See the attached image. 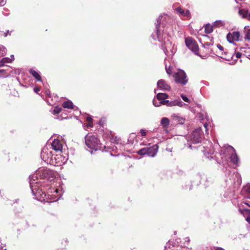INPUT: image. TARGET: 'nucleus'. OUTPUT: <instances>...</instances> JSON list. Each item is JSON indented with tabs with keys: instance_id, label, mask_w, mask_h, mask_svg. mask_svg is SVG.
<instances>
[{
	"instance_id": "4468645a",
	"label": "nucleus",
	"mask_w": 250,
	"mask_h": 250,
	"mask_svg": "<svg viewBox=\"0 0 250 250\" xmlns=\"http://www.w3.org/2000/svg\"><path fill=\"white\" fill-rule=\"evenodd\" d=\"M231 148L233 151H234V153L231 154V156L230 157V161L233 164H236L238 163V157L234 148L232 147H231Z\"/></svg>"
},
{
	"instance_id": "79ce46f5",
	"label": "nucleus",
	"mask_w": 250,
	"mask_h": 250,
	"mask_svg": "<svg viewBox=\"0 0 250 250\" xmlns=\"http://www.w3.org/2000/svg\"><path fill=\"white\" fill-rule=\"evenodd\" d=\"M214 250H225L221 247H216L214 249Z\"/></svg>"
},
{
	"instance_id": "f8f14e48",
	"label": "nucleus",
	"mask_w": 250,
	"mask_h": 250,
	"mask_svg": "<svg viewBox=\"0 0 250 250\" xmlns=\"http://www.w3.org/2000/svg\"><path fill=\"white\" fill-rule=\"evenodd\" d=\"M62 106L64 108L70 109H73L74 107L73 103L69 100L63 102L62 104Z\"/></svg>"
},
{
	"instance_id": "bb28decb",
	"label": "nucleus",
	"mask_w": 250,
	"mask_h": 250,
	"mask_svg": "<svg viewBox=\"0 0 250 250\" xmlns=\"http://www.w3.org/2000/svg\"><path fill=\"white\" fill-rule=\"evenodd\" d=\"M175 10L177 13H179L182 15H183L184 14L185 11L181 7H178L176 8Z\"/></svg>"
},
{
	"instance_id": "aec40b11",
	"label": "nucleus",
	"mask_w": 250,
	"mask_h": 250,
	"mask_svg": "<svg viewBox=\"0 0 250 250\" xmlns=\"http://www.w3.org/2000/svg\"><path fill=\"white\" fill-rule=\"evenodd\" d=\"M225 25L224 22L221 20L216 21L213 23V26L215 28H219Z\"/></svg>"
},
{
	"instance_id": "f257e3e1",
	"label": "nucleus",
	"mask_w": 250,
	"mask_h": 250,
	"mask_svg": "<svg viewBox=\"0 0 250 250\" xmlns=\"http://www.w3.org/2000/svg\"><path fill=\"white\" fill-rule=\"evenodd\" d=\"M85 142L86 145L91 149L97 150L100 148V141L98 138L95 136H86L85 138Z\"/></svg>"
},
{
	"instance_id": "ddd939ff",
	"label": "nucleus",
	"mask_w": 250,
	"mask_h": 250,
	"mask_svg": "<svg viewBox=\"0 0 250 250\" xmlns=\"http://www.w3.org/2000/svg\"><path fill=\"white\" fill-rule=\"evenodd\" d=\"M213 45V44L211 42H205L204 44H203V46L204 48V50H206L205 51L206 52L207 54H208L211 53V49L210 48V46H212Z\"/></svg>"
},
{
	"instance_id": "2f4dec72",
	"label": "nucleus",
	"mask_w": 250,
	"mask_h": 250,
	"mask_svg": "<svg viewBox=\"0 0 250 250\" xmlns=\"http://www.w3.org/2000/svg\"><path fill=\"white\" fill-rule=\"evenodd\" d=\"M181 98H182V99L186 102H188V103L189 102V99L185 95H183V94H182L181 95Z\"/></svg>"
},
{
	"instance_id": "0eeeda50",
	"label": "nucleus",
	"mask_w": 250,
	"mask_h": 250,
	"mask_svg": "<svg viewBox=\"0 0 250 250\" xmlns=\"http://www.w3.org/2000/svg\"><path fill=\"white\" fill-rule=\"evenodd\" d=\"M227 37L228 41L230 42H232L234 41H238L240 38V33L237 31L233 32L232 33H229Z\"/></svg>"
},
{
	"instance_id": "9d476101",
	"label": "nucleus",
	"mask_w": 250,
	"mask_h": 250,
	"mask_svg": "<svg viewBox=\"0 0 250 250\" xmlns=\"http://www.w3.org/2000/svg\"><path fill=\"white\" fill-rule=\"evenodd\" d=\"M156 35L158 40L159 41L163 42L166 39V36L165 35V33L164 31H163V33L161 34L160 30L159 29V25L158 24L156 26Z\"/></svg>"
},
{
	"instance_id": "c9c22d12",
	"label": "nucleus",
	"mask_w": 250,
	"mask_h": 250,
	"mask_svg": "<svg viewBox=\"0 0 250 250\" xmlns=\"http://www.w3.org/2000/svg\"><path fill=\"white\" fill-rule=\"evenodd\" d=\"M166 68V71L167 72V73L169 75L171 74V73H172V70L169 67L168 68H167V67Z\"/></svg>"
},
{
	"instance_id": "37998d69",
	"label": "nucleus",
	"mask_w": 250,
	"mask_h": 250,
	"mask_svg": "<svg viewBox=\"0 0 250 250\" xmlns=\"http://www.w3.org/2000/svg\"><path fill=\"white\" fill-rule=\"evenodd\" d=\"M246 19L250 21V13H248Z\"/></svg>"
},
{
	"instance_id": "2eb2a0df",
	"label": "nucleus",
	"mask_w": 250,
	"mask_h": 250,
	"mask_svg": "<svg viewBox=\"0 0 250 250\" xmlns=\"http://www.w3.org/2000/svg\"><path fill=\"white\" fill-rule=\"evenodd\" d=\"M30 73L38 81H41L42 78L40 74L33 69H30Z\"/></svg>"
},
{
	"instance_id": "473e14b6",
	"label": "nucleus",
	"mask_w": 250,
	"mask_h": 250,
	"mask_svg": "<svg viewBox=\"0 0 250 250\" xmlns=\"http://www.w3.org/2000/svg\"><path fill=\"white\" fill-rule=\"evenodd\" d=\"M217 47L221 52V54L223 55V52L224 51V47L220 44H218Z\"/></svg>"
},
{
	"instance_id": "ea45409f",
	"label": "nucleus",
	"mask_w": 250,
	"mask_h": 250,
	"mask_svg": "<svg viewBox=\"0 0 250 250\" xmlns=\"http://www.w3.org/2000/svg\"><path fill=\"white\" fill-rule=\"evenodd\" d=\"M40 90V89L39 87H35L34 88V91L36 93H38Z\"/></svg>"
},
{
	"instance_id": "8fccbe9b",
	"label": "nucleus",
	"mask_w": 250,
	"mask_h": 250,
	"mask_svg": "<svg viewBox=\"0 0 250 250\" xmlns=\"http://www.w3.org/2000/svg\"><path fill=\"white\" fill-rule=\"evenodd\" d=\"M224 59H225V60H227V58H225V57H224Z\"/></svg>"
},
{
	"instance_id": "c85d7f7f",
	"label": "nucleus",
	"mask_w": 250,
	"mask_h": 250,
	"mask_svg": "<svg viewBox=\"0 0 250 250\" xmlns=\"http://www.w3.org/2000/svg\"><path fill=\"white\" fill-rule=\"evenodd\" d=\"M178 102H177V101L169 102V104H168V106H173L178 105Z\"/></svg>"
},
{
	"instance_id": "f03ea898",
	"label": "nucleus",
	"mask_w": 250,
	"mask_h": 250,
	"mask_svg": "<svg viewBox=\"0 0 250 250\" xmlns=\"http://www.w3.org/2000/svg\"><path fill=\"white\" fill-rule=\"evenodd\" d=\"M185 43L186 46L195 54L199 56L202 58H206L207 55L202 56L199 53V47L196 41L191 37H188L185 39Z\"/></svg>"
},
{
	"instance_id": "393cba45",
	"label": "nucleus",
	"mask_w": 250,
	"mask_h": 250,
	"mask_svg": "<svg viewBox=\"0 0 250 250\" xmlns=\"http://www.w3.org/2000/svg\"><path fill=\"white\" fill-rule=\"evenodd\" d=\"M62 111V108L58 106L55 107L54 109L52 111V114L56 115L59 114Z\"/></svg>"
},
{
	"instance_id": "cd10ccee",
	"label": "nucleus",
	"mask_w": 250,
	"mask_h": 250,
	"mask_svg": "<svg viewBox=\"0 0 250 250\" xmlns=\"http://www.w3.org/2000/svg\"><path fill=\"white\" fill-rule=\"evenodd\" d=\"M244 205H246L247 206H248L250 208V202H246V201H243L241 202L240 206L242 208H244Z\"/></svg>"
},
{
	"instance_id": "7c9ffc66",
	"label": "nucleus",
	"mask_w": 250,
	"mask_h": 250,
	"mask_svg": "<svg viewBox=\"0 0 250 250\" xmlns=\"http://www.w3.org/2000/svg\"><path fill=\"white\" fill-rule=\"evenodd\" d=\"M160 104L163 105H167L168 106V104H169V101L168 100H164L162 101H161L160 102Z\"/></svg>"
},
{
	"instance_id": "e433bc0d",
	"label": "nucleus",
	"mask_w": 250,
	"mask_h": 250,
	"mask_svg": "<svg viewBox=\"0 0 250 250\" xmlns=\"http://www.w3.org/2000/svg\"><path fill=\"white\" fill-rule=\"evenodd\" d=\"M242 53L240 52H236V57L237 58H240L242 56Z\"/></svg>"
},
{
	"instance_id": "b1692460",
	"label": "nucleus",
	"mask_w": 250,
	"mask_h": 250,
	"mask_svg": "<svg viewBox=\"0 0 250 250\" xmlns=\"http://www.w3.org/2000/svg\"><path fill=\"white\" fill-rule=\"evenodd\" d=\"M86 121L88 123L86 126L87 127H92L93 126V119L91 117H87L86 118Z\"/></svg>"
},
{
	"instance_id": "a878e982",
	"label": "nucleus",
	"mask_w": 250,
	"mask_h": 250,
	"mask_svg": "<svg viewBox=\"0 0 250 250\" xmlns=\"http://www.w3.org/2000/svg\"><path fill=\"white\" fill-rule=\"evenodd\" d=\"M245 39L250 41V29L246 30Z\"/></svg>"
},
{
	"instance_id": "412c9836",
	"label": "nucleus",
	"mask_w": 250,
	"mask_h": 250,
	"mask_svg": "<svg viewBox=\"0 0 250 250\" xmlns=\"http://www.w3.org/2000/svg\"><path fill=\"white\" fill-rule=\"evenodd\" d=\"M243 193H245V196L247 198L250 199V186L245 187L242 190Z\"/></svg>"
},
{
	"instance_id": "4c0bfd02",
	"label": "nucleus",
	"mask_w": 250,
	"mask_h": 250,
	"mask_svg": "<svg viewBox=\"0 0 250 250\" xmlns=\"http://www.w3.org/2000/svg\"><path fill=\"white\" fill-rule=\"evenodd\" d=\"M6 3L5 0H0V6L4 5Z\"/></svg>"
},
{
	"instance_id": "f704fd0d",
	"label": "nucleus",
	"mask_w": 250,
	"mask_h": 250,
	"mask_svg": "<svg viewBox=\"0 0 250 250\" xmlns=\"http://www.w3.org/2000/svg\"><path fill=\"white\" fill-rule=\"evenodd\" d=\"M140 133H141L142 136H146V132L145 130L144 129H141Z\"/></svg>"
},
{
	"instance_id": "dca6fc26",
	"label": "nucleus",
	"mask_w": 250,
	"mask_h": 250,
	"mask_svg": "<svg viewBox=\"0 0 250 250\" xmlns=\"http://www.w3.org/2000/svg\"><path fill=\"white\" fill-rule=\"evenodd\" d=\"M43 173L46 175V178L49 179L50 178H54L55 173L54 172L50 169H45Z\"/></svg>"
},
{
	"instance_id": "39448f33",
	"label": "nucleus",
	"mask_w": 250,
	"mask_h": 250,
	"mask_svg": "<svg viewBox=\"0 0 250 250\" xmlns=\"http://www.w3.org/2000/svg\"><path fill=\"white\" fill-rule=\"evenodd\" d=\"M175 81L182 85L186 84L188 81L186 73L182 70H179L174 74Z\"/></svg>"
},
{
	"instance_id": "4be33fe9",
	"label": "nucleus",
	"mask_w": 250,
	"mask_h": 250,
	"mask_svg": "<svg viewBox=\"0 0 250 250\" xmlns=\"http://www.w3.org/2000/svg\"><path fill=\"white\" fill-rule=\"evenodd\" d=\"M161 124L163 125L164 127L167 128L169 124V120L167 118H163L161 122Z\"/></svg>"
},
{
	"instance_id": "20e7f679",
	"label": "nucleus",
	"mask_w": 250,
	"mask_h": 250,
	"mask_svg": "<svg viewBox=\"0 0 250 250\" xmlns=\"http://www.w3.org/2000/svg\"><path fill=\"white\" fill-rule=\"evenodd\" d=\"M203 132L201 127L198 128L192 131L188 137V140L194 144L200 143L202 140Z\"/></svg>"
},
{
	"instance_id": "de8ad7c7",
	"label": "nucleus",
	"mask_w": 250,
	"mask_h": 250,
	"mask_svg": "<svg viewBox=\"0 0 250 250\" xmlns=\"http://www.w3.org/2000/svg\"><path fill=\"white\" fill-rule=\"evenodd\" d=\"M42 194L44 195V196H46V194L44 193H43Z\"/></svg>"
},
{
	"instance_id": "f3484780",
	"label": "nucleus",
	"mask_w": 250,
	"mask_h": 250,
	"mask_svg": "<svg viewBox=\"0 0 250 250\" xmlns=\"http://www.w3.org/2000/svg\"><path fill=\"white\" fill-rule=\"evenodd\" d=\"M157 99L159 101H164L168 97V95L166 93H159L156 95Z\"/></svg>"
},
{
	"instance_id": "a211bd4d",
	"label": "nucleus",
	"mask_w": 250,
	"mask_h": 250,
	"mask_svg": "<svg viewBox=\"0 0 250 250\" xmlns=\"http://www.w3.org/2000/svg\"><path fill=\"white\" fill-rule=\"evenodd\" d=\"M239 211L241 214L244 216H250V209H249L244 208L239 206Z\"/></svg>"
},
{
	"instance_id": "1a4fd4ad",
	"label": "nucleus",
	"mask_w": 250,
	"mask_h": 250,
	"mask_svg": "<svg viewBox=\"0 0 250 250\" xmlns=\"http://www.w3.org/2000/svg\"><path fill=\"white\" fill-rule=\"evenodd\" d=\"M158 87L166 90H170V86L168 85L166 82L163 80L158 81L157 83Z\"/></svg>"
},
{
	"instance_id": "6e6552de",
	"label": "nucleus",
	"mask_w": 250,
	"mask_h": 250,
	"mask_svg": "<svg viewBox=\"0 0 250 250\" xmlns=\"http://www.w3.org/2000/svg\"><path fill=\"white\" fill-rule=\"evenodd\" d=\"M52 147L56 151H62V144L58 139H54L52 143Z\"/></svg>"
},
{
	"instance_id": "a19ab883",
	"label": "nucleus",
	"mask_w": 250,
	"mask_h": 250,
	"mask_svg": "<svg viewBox=\"0 0 250 250\" xmlns=\"http://www.w3.org/2000/svg\"><path fill=\"white\" fill-rule=\"evenodd\" d=\"M246 221L249 224H250V216L247 217Z\"/></svg>"
},
{
	"instance_id": "58836bf2",
	"label": "nucleus",
	"mask_w": 250,
	"mask_h": 250,
	"mask_svg": "<svg viewBox=\"0 0 250 250\" xmlns=\"http://www.w3.org/2000/svg\"><path fill=\"white\" fill-rule=\"evenodd\" d=\"M153 104L155 106H159L160 105V104H160V102L159 103V104H157V101H153Z\"/></svg>"
},
{
	"instance_id": "49530a36",
	"label": "nucleus",
	"mask_w": 250,
	"mask_h": 250,
	"mask_svg": "<svg viewBox=\"0 0 250 250\" xmlns=\"http://www.w3.org/2000/svg\"><path fill=\"white\" fill-rule=\"evenodd\" d=\"M248 58L250 59V55L248 57Z\"/></svg>"
},
{
	"instance_id": "7ed1b4c3",
	"label": "nucleus",
	"mask_w": 250,
	"mask_h": 250,
	"mask_svg": "<svg viewBox=\"0 0 250 250\" xmlns=\"http://www.w3.org/2000/svg\"><path fill=\"white\" fill-rule=\"evenodd\" d=\"M158 149V146L157 145H155L151 147L143 148L137 153L140 155L146 154L149 157H154L157 153Z\"/></svg>"
},
{
	"instance_id": "72a5a7b5",
	"label": "nucleus",
	"mask_w": 250,
	"mask_h": 250,
	"mask_svg": "<svg viewBox=\"0 0 250 250\" xmlns=\"http://www.w3.org/2000/svg\"><path fill=\"white\" fill-rule=\"evenodd\" d=\"M0 52H2V55H4L5 52V48L3 46H0Z\"/></svg>"
},
{
	"instance_id": "a18cd8bd",
	"label": "nucleus",
	"mask_w": 250,
	"mask_h": 250,
	"mask_svg": "<svg viewBox=\"0 0 250 250\" xmlns=\"http://www.w3.org/2000/svg\"><path fill=\"white\" fill-rule=\"evenodd\" d=\"M3 72H4L3 69H0V73Z\"/></svg>"
},
{
	"instance_id": "c756f323",
	"label": "nucleus",
	"mask_w": 250,
	"mask_h": 250,
	"mask_svg": "<svg viewBox=\"0 0 250 250\" xmlns=\"http://www.w3.org/2000/svg\"><path fill=\"white\" fill-rule=\"evenodd\" d=\"M183 15L187 17H190V13L189 10H187L186 11H184V14Z\"/></svg>"
},
{
	"instance_id": "6ab92c4d",
	"label": "nucleus",
	"mask_w": 250,
	"mask_h": 250,
	"mask_svg": "<svg viewBox=\"0 0 250 250\" xmlns=\"http://www.w3.org/2000/svg\"><path fill=\"white\" fill-rule=\"evenodd\" d=\"M213 25H211L210 24L208 23L205 26V32L206 34L211 33L213 31Z\"/></svg>"
},
{
	"instance_id": "c03bdc74",
	"label": "nucleus",
	"mask_w": 250,
	"mask_h": 250,
	"mask_svg": "<svg viewBox=\"0 0 250 250\" xmlns=\"http://www.w3.org/2000/svg\"><path fill=\"white\" fill-rule=\"evenodd\" d=\"M207 126H208V124H204V127L207 129Z\"/></svg>"
},
{
	"instance_id": "5701e85b",
	"label": "nucleus",
	"mask_w": 250,
	"mask_h": 250,
	"mask_svg": "<svg viewBox=\"0 0 250 250\" xmlns=\"http://www.w3.org/2000/svg\"><path fill=\"white\" fill-rule=\"evenodd\" d=\"M248 13V10L245 9H241L239 11V14L243 18L246 19Z\"/></svg>"
},
{
	"instance_id": "9b49d317",
	"label": "nucleus",
	"mask_w": 250,
	"mask_h": 250,
	"mask_svg": "<svg viewBox=\"0 0 250 250\" xmlns=\"http://www.w3.org/2000/svg\"><path fill=\"white\" fill-rule=\"evenodd\" d=\"M10 57L11 58L7 57L2 58L0 61V67L4 66L5 63H11L14 60V55H12Z\"/></svg>"
},
{
	"instance_id": "423d86ee",
	"label": "nucleus",
	"mask_w": 250,
	"mask_h": 250,
	"mask_svg": "<svg viewBox=\"0 0 250 250\" xmlns=\"http://www.w3.org/2000/svg\"><path fill=\"white\" fill-rule=\"evenodd\" d=\"M52 156V151L47 148H43L41 154L42 159L47 163L48 162L49 160L51 158Z\"/></svg>"
},
{
	"instance_id": "09e8293b",
	"label": "nucleus",
	"mask_w": 250,
	"mask_h": 250,
	"mask_svg": "<svg viewBox=\"0 0 250 250\" xmlns=\"http://www.w3.org/2000/svg\"><path fill=\"white\" fill-rule=\"evenodd\" d=\"M191 147H192L191 145H190L189 147L191 148Z\"/></svg>"
}]
</instances>
